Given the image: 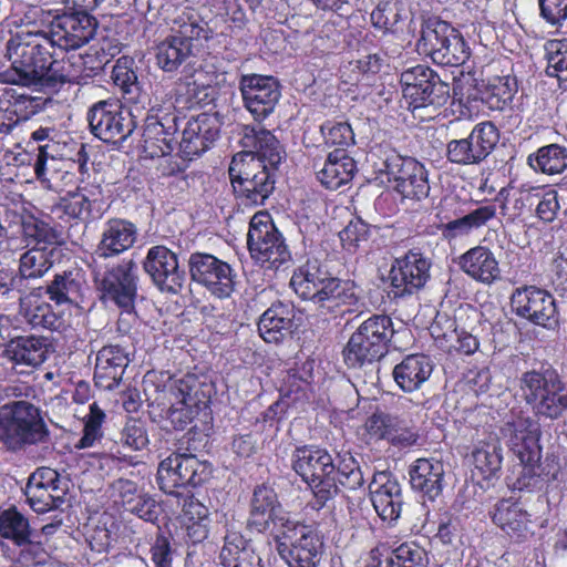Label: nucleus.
<instances>
[{
	"label": "nucleus",
	"instance_id": "60",
	"mask_svg": "<svg viewBox=\"0 0 567 567\" xmlns=\"http://www.w3.org/2000/svg\"><path fill=\"white\" fill-rule=\"evenodd\" d=\"M105 420V413L100 409L96 402L90 404V413L85 417L84 434L76 443V449H86L102 436L101 426Z\"/></svg>",
	"mask_w": 567,
	"mask_h": 567
},
{
	"label": "nucleus",
	"instance_id": "42",
	"mask_svg": "<svg viewBox=\"0 0 567 567\" xmlns=\"http://www.w3.org/2000/svg\"><path fill=\"white\" fill-rule=\"evenodd\" d=\"M427 76L432 79V81L429 82L430 87H422L416 96L406 100L409 109H411L412 112L427 106L440 107L446 104L450 99L449 84L443 81L435 71L429 72Z\"/></svg>",
	"mask_w": 567,
	"mask_h": 567
},
{
	"label": "nucleus",
	"instance_id": "36",
	"mask_svg": "<svg viewBox=\"0 0 567 567\" xmlns=\"http://www.w3.org/2000/svg\"><path fill=\"white\" fill-rule=\"evenodd\" d=\"M50 353V346L42 337L27 336L12 339L4 348L6 358L16 364L39 367Z\"/></svg>",
	"mask_w": 567,
	"mask_h": 567
},
{
	"label": "nucleus",
	"instance_id": "23",
	"mask_svg": "<svg viewBox=\"0 0 567 567\" xmlns=\"http://www.w3.org/2000/svg\"><path fill=\"white\" fill-rule=\"evenodd\" d=\"M95 20L84 12L55 16L50 35V49L76 50L86 44L95 33Z\"/></svg>",
	"mask_w": 567,
	"mask_h": 567
},
{
	"label": "nucleus",
	"instance_id": "58",
	"mask_svg": "<svg viewBox=\"0 0 567 567\" xmlns=\"http://www.w3.org/2000/svg\"><path fill=\"white\" fill-rule=\"evenodd\" d=\"M431 68L417 64L415 66L409 68L401 73V84L403 89V97L409 100L412 96H416L419 91L429 85V82L432 81L430 76H427L429 72H433Z\"/></svg>",
	"mask_w": 567,
	"mask_h": 567
},
{
	"label": "nucleus",
	"instance_id": "43",
	"mask_svg": "<svg viewBox=\"0 0 567 567\" xmlns=\"http://www.w3.org/2000/svg\"><path fill=\"white\" fill-rule=\"evenodd\" d=\"M112 79L122 91L123 99L127 103L142 104L147 100V94L142 92L141 83L134 70L126 65V62L118 60L113 68Z\"/></svg>",
	"mask_w": 567,
	"mask_h": 567
},
{
	"label": "nucleus",
	"instance_id": "3",
	"mask_svg": "<svg viewBox=\"0 0 567 567\" xmlns=\"http://www.w3.org/2000/svg\"><path fill=\"white\" fill-rule=\"evenodd\" d=\"M290 286L302 299L311 300L329 312L343 305H353L358 299L354 282L331 277L310 261L293 272Z\"/></svg>",
	"mask_w": 567,
	"mask_h": 567
},
{
	"label": "nucleus",
	"instance_id": "8",
	"mask_svg": "<svg viewBox=\"0 0 567 567\" xmlns=\"http://www.w3.org/2000/svg\"><path fill=\"white\" fill-rule=\"evenodd\" d=\"M292 467L312 488L320 507L338 494L336 465L326 450L307 446L297 449L292 456Z\"/></svg>",
	"mask_w": 567,
	"mask_h": 567
},
{
	"label": "nucleus",
	"instance_id": "62",
	"mask_svg": "<svg viewBox=\"0 0 567 567\" xmlns=\"http://www.w3.org/2000/svg\"><path fill=\"white\" fill-rule=\"evenodd\" d=\"M368 235V225L361 219L351 220L339 233L342 247L350 252L354 251L360 246V243L367 241Z\"/></svg>",
	"mask_w": 567,
	"mask_h": 567
},
{
	"label": "nucleus",
	"instance_id": "61",
	"mask_svg": "<svg viewBox=\"0 0 567 567\" xmlns=\"http://www.w3.org/2000/svg\"><path fill=\"white\" fill-rule=\"evenodd\" d=\"M321 133L326 144L347 147L354 143V133L347 122L328 121L321 125Z\"/></svg>",
	"mask_w": 567,
	"mask_h": 567
},
{
	"label": "nucleus",
	"instance_id": "46",
	"mask_svg": "<svg viewBox=\"0 0 567 567\" xmlns=\"http://www.w3.org/2000/svg\"><path fill=\"white\" fill-rule=\"evenodd\" d=\"M446 34H452V27L439 19H429L422 27L421 37L417 40V51L427 55L434 62L435 54L442 40H446Z\"/></svg>",
	"mask_w": 567,
	"mask_h": 567
},
{
	"label": "nucleus",
	"instance_id": "5",
	"mask_svg": "<svg viewBox=\"0 0 567 567\" xmlns=\"http://www.w3.org/2000/svg\"><path fill=\"white\" fill-rule=\"evenodd\" d=\"M212 30L196 13H183L174 20L172 34L155 47L157 66L164 72H175L193 55L194 40H208Z\"/></svg>",
	"mask_w": 567,
	"mask_h": 567
},
{
	"label": "nucleus",
	"instance_id": "34",
	"mask_svg": "<svg viewBox=\"0 0 567 567\" xmlns=\"http://www.w3.org/2000/svg\"><path fill=\"white\" fill-rule=\"evenodd\" d=\"M433 372L432 360L425 354L406 355L393 369V379L404 392L419 390Z\"/></svg>",
	"mask_w": 567,
	"mask_h": 567
},
{
	"label": "nucleus",
	"instance_id": "18",
	"mask_svg": "<svg viewBox=\"0 0 567 567\" xmlns=\"http://www.w3.org/2000/svg\"><path fill=\"white\" fill-rule=\"evenodd\" d=\"M87 121L91 132L105 143L125 141L135 127L132 114L110 101L95 103L87 113Z\"/></svg>",
	"mask_w": 567,
	"mask_h": 567
},
{
	"label": "nucleus",
	"instance_id": "2",
	"mask_svg": "<svg viewBox=\"0 0 567 567\" xmlns=\"http://www.w3.org/2000/svg\"><path fill=\"white\" fill-rule=\"evenodd\" d=\"M239 142L244 150L234 155L228 169L234 192L245 205H264L275 189L285 151L277 137L260 125L243 126Z\"/></svg>",
	"mask_w": 567,
	"mask_h": 567
},
{
	"label": "nucleus",
	"instance_id": "24",
	"mask_svg": "<svg viewBox=\"0 0 567 567\" xmlns=\"http://www.w3.org/2000/svg\"><path fill=\"white\" fill-rule=\"evenodd\" d=\"M293 522L282 509L274 488L266 485H259L255 488L248 518L250 528L265 532L272 527L280 534L282 528H287L288 523Z\"/></svg>",
	"mask_w": 567,
	"mask_h": 567
},
{
	"label": "nucleus",
	"instance_id": "56",
	"mask_svg": "<svg viewBox=\"0 0 567 567\" xmlns=\"http://www.w3.org/2000/svg\"><path fill=\"white\" fill-rule=\"evenodd\" d=\"M408 19V12L401 1L379 4L371 12V22L375 28L391 30L396 23Z\"/></svg>",
	"mask_w": 567,
	"mask_h": 567
},
{
	"label": "nucleus",
	"instance_id": "17",
	"mask_svg": "<svg viewBox=\"0 0 567 567\" xmlns=\"http://www.w3.org/2000/svg\"><path fill=\"white\" fill-rule=\"evenodd\" d=\"M503 441L518 457L522 464L534 466L540 460V430L529 416L512 414L501 427Z\"/></svg>",
	"mask_w": 567,
	"mask_h": 567
},
{
	"label": "nucleus",
	"instance_id": "19",
	"mask_svg": "<svg viewBox=\"0 0 567 567\" xmlns=\"http://www.w3.org/2000/svg\"><path fill=\"white\" fill-rule=\"evenodd\" d=\"M389 181L404 198L421 200L430 193L427 171L423 164L412 157L393 155L384 162Z\"/></svg>",
	"mask_w": 567,
	"mask_h": 567
},
{
	"label": "nucleus",
	"instance_id": "22",
	"mask_svg": "<svg viewBox=\"0 0 567 567\" xmlns=\"http://www.w3.org/2000/svg\"><path fill=\"white\" fill-rule=\"evenodd\" d=\"M143 268L163 292L177 293L184 285L185 271L179 268L177 255L165 246L151 247Z\"/></svg>",
	"mask_w": 567,
	"mask_h": 567
},
{
	"label": "nucleus",
	"instance_id": "13",
	"mask_svg": "<svg viewBox=\"0 0 567 567\" xmlns=\"http://www.w3.org/2000/svg\"><path fill=\"white\" fill-rule=\"evenodd\" d=\"M212 474V466L193 454L173 453L164 458L157 468V484L166 494L177 488L197 486L205 483Z\"/></svg>",
	"mask_w": 567,
	"mask_h": 567
},
{
	"label": "nucleus",
	"instance_id": "40",
	"mask_svg": "<svg viewBox=\"0 0 567 567\" xmlns=\"http://www.w3.org/2000/svg\"><path fill=\"white\" fill-rule=\"evenodd\" d=\"M432 334L450 342V348L462 354H473L478 350L476 337L462 330L457 331L455 321L446 316H437L432 324Z\"/></svg>",
	"mask_w": 567,
	"mask_h": 567
},
{
	"label": "nucleus",
	"instance_id": "4",
	"mask_svg": "<svg viewBox=\"0 0 567 567\" xmlns=\"http://www.w3.org/2000/svg\"><path fill=\"white\" fill-rule=\"evenodd\" d=\"M212 385L195 374H185L169 381L163 391L159 416L169 422L173 429L184 430L203 409H206Z\"/></svg>",
	"mask_w": 567,
	"mask_h": 567
},
{
	"label": "nucleus",
	"instance_id": "21",
	"mask_svg": "<svg viewBox=\"0 0 567 567\" xmlns=\"http://www.w3.org/2000/svg\"><path fill=\"white\" fill-rule=\"evenodd\" d=\"M239 89L246 109L256 121H262L271 114L281 96L278 81L267 75H243Z\"/></svg>",
	"mask_w": 567,
	"mask_h": 567
},
{
	"label": "nucleus",
	"instance_id": "14",
	"mask_svg": "<svg viewBox=\"0 0 567 567\" xmlns=\"http://www.w3.org/2000/svg\"><path fill=\"white\" fill-rule=\"evenodd\" d=\"M188 267L192 279L216 298H228L235 291L237 274L228 262L214 255L193 252Z\"/></svg>",
	"mask_w": 567,
	"mask_h": 567
},
{
	"label": "nucleus",
	"instance_id": "37",
	"mask_svg": "<svg viewBox=\"0 0 567 567\" xmlns=\"http://www.w3.org/2000/svg\"><path fill=\"white\" fill-rule=\"evenodd\" d=\"M293 308L290 305L277 302L268 308L260 317L258 331L268 343H279L291 332Z\"/></svg>",
	"mask_w": 567,
	"mask_h": 567
},
{
	"label": "nucleus",
	"instance_id": "16",
	"mask_svg": "<svg viewBox=\"0 0 567 567\" xmlns=\"http://www.w3.org/2000/svg\"><path fill=\"white\" fill-rule=\"evenodd\" d=\"M499 140L497 127L491 122L476 124L468 136L452 138L446 145L447 159L457 165H478L487 158Z\"/></svg>",
	"mask_w": 567,
	"mask_h": 567
},
{
	"label": "nucleus",
	"instance_id": "44",
	"mask_svg": "<svg viewBox=\"0 0 567 567\" xmlns=\"http://www.w3.org/2000/svg\"><path fill=\"white\" fill-rule=\"evenodd\" d=\"M528 161L534 169L550 175L559 174L567 168V150L558 144H549L529 155Z\"/></svg>",
	"mask_w": 567,
	"mask_h": 567
},
{
	"label": "nucleus",
	"instance_id": "39",
	"mask_svg": "<svg viewBox=\"0 0 567 567\" xmlns=\"http://www.w3.org/2000/svg\"><path fill=\"white\" fill-rule=\"evenodd\" d=\"M473 464L483 478L495 476L502 468L503 454L499 439L489 434L485 440L478 441L473 452Z\"/></svg>",
	"mask_w": 567,
	"mask_h": 567
},
{
	"label": "nucleus",
	"instance_id": "6",
	"mask_svg": "<svg viewBox=\"0 0 567 567\" xmlns=\"http://www.w3.org/2000/svg\"><path fill=\"white\" fill-rule=\"evenodd\" d=\"M519 391L538 417L554 420L567 410V385L553 370L524 372Z\"/></svg>",
	"mask_w": 567,
	"mask_h": 567
},
{
	"label": "nucleus",
	"instance_id": "49",
	"mask_svg": "<svg viewBox=\"0 0 567 567\" xmlns=\"http://www.w3.org/2000/svg\"><path fill=\"white\" fill-rule=\"evenodd\" d=\"M515 92L516 83L513 79L508 76L498 78L485 90L482 101L489 110L503 111L512 103Z\"/></svg>",
	"mask_w": 567,
	"mask_h": 567
},
{
	"label": "nucleus",
	"instance_id": "54",
	"mask_svg": "<svg viewBox=\"0 0 567 567\" xmlns=\"http://www.w3.org/2000/svg\"><path fill=\"white\" fill-rule=\"evenodd\" d=\"M0 535L16 543L30 537L29 522L16 508L0 514Z\"/></svg>",
	"mask_w": 567,
	"mask_h": 567
},
{
	"label": "nucleus",
	"instance_id": "27",
	"mask_svg": "<svg viewBox=\"0 0 567 567\" xmlns=\"http://www.w3.org/2000/svg\"><path fill=\"white\" fill-rule=\"evenodd\" d=\"M102 188L100 185H85L75 192H69L53 208L59 216L71 219L89 220L102 214Z\"/></svg>",
	"mask_w": 567,
	"mask_h": 567
},
{
	"label": "nucleus",
	"instance_id": "28",
	"mask_svg": "<svg viewBox=\"0 0 567 567\" xmlns=\"http://www.w3.org/2000/svg\"><path fill=\"white\" fill-rule=\"evenodd\" d=\"M128 362V354L122 347L113 344L103 347L96 354L95 384L105 390L117 388Z\"/></svg>",
	"mask_w": 567,
	"mask_h": 567
},
{
	"label": "nucleus",
	"instance_id": "15",
	"mask_svg": "<svg viewBox=\"0 0 567 567\" xmlns=\"http://www.w3.org/2000/svg\"><path fill=\"white\" fill-rule=\"evenodd\" d=\"M162 91L156 87L152 112H156L155 121L148 122L144 130V147L152 157L169 155L174 150V135L178 130L177 116L171 113L174 110L172 99L163 100Z\"/></svg>",
	"mask_w": 567,
	"mask_h": 567
},
{
	"label": "nucleus",
	"instance_id": "48",
	"mask_svg": "<svg viewBox=\"0 0 567 567\" xmlns=\"http://www.w3.org/2000/svg\"><path fill=\"white\" fill-rule=\"evenodd\" d=\"M343 27L344 20L341 16L332 14L327 20L316 21L312 28L315 33L313 47L321 52L334 49L339 43Z\"/></svg>",
	"mask_w": 567,
	"mask_h": 567
},
{
	"label": "nucleus",
	"instance_id": "51",
	"mask_svg": "<svg viewBox=\"0 0 567 567\" xmlns=\"http://www.w3.org/2000/svg\"><path fill=\"white\" fill-rule=\"evenodd\" d=\"M81 285L74 279L71 272L56 275L45 287V292L56 305L71 303L80 295Z\"/></svg>",
	"mask_w": 567,
	"mask_h": 567
},
{
	"label": "nucleus",
	"instance_id": "52",
	"mask_svg": "<svg viewBox=\"0 0 567 567\" xmlns=\"http://www.w3.org/2000/svg\"><path fill=\"white\" fill-rule=\"evenodd\" d=\"M65 493L66 492H60V494H56L52 492L51 488H43V486L37 485L32 486L30 484H27L24 489L28 504L39 514L60 507L64 502Z\"/></svg>",
	"mask_w": 567,
	"mask_h": 567
},
{
	"label": "nucleus",
	"instance_id": "25",
	"mask_svg": "<svg viewBox=\"0 0 567 567\" xmlns=\"http://www.w3.org/2000/svg\"><path fill=\"white\" fill-rule=\"evenodd\" d=\"M430 260L417 251H409L405 256L395 259L390 271L394 296L411 295L423 288L430 278Z\"/></svg>",
	"mask_w": 567,
	"mask_h": 567
},
{
	"label": "nucleus",
	"instance_id": "20",
	"mask_svg": "<svg viewBox=\"0 0 567 567\" xmlns=\"http://www.w3.org/2000/svg\"><path fill=\"white\" fill-rule=\"evenodd\" d=\"M512 310L530 322L549 327L557 322L554 297L535 286H524L514 290L511 297Z\"/></svg>",
	"mask_w": 567,
	"mask_h": 567
},
{
	"label": "nucleus",
	"instance_id": "45",
	"mask_svg": "<svg viewBox=\"0 0 567 567\" xmlns=\"http://www.w3.org/2000/svg\"><path fill=\"white\" fill-rule=\"evenodd\" d=\"M52 256V250L28 248L19 258L20 279L42 278L53 265Z\"/></svg>",
	"mask_w": 567,
	"mask_h": 567
},
{
	"label": "nucleus",
	"instance_id": "53",
	"mask_svg": "<svg viewBox=\"0 0 567 567\" xmlns=\"http://www.w3.org/2000/svg\"><path fill=\"white\" fill-rule=\"evenodd\" d=\"M11 97V107L16 125L22 121L29 120L31 116L39 113L43 105L44 100L40 96H31L22 92H18L16 89H7Z\"/></svg>",
	"mask_w": 567,
	"mask_h": 567
},
{
	"label": "nucleus",
	"instance_id": "59",
	"mask_svg": "<svg viewBox=\"0 0 567 567\" xmlns=\"http://www.w3.org/2000/svg\"><path fill=\"white\" fill-rule=\"evenodd\" d=\"M496 215L495 205L480 206L467 215L449 223V228L460 230L461 233H468L473 228L484 226L488 220L493 219Z\"/></svg>",
	"mask_w": 567,
	"mask_h": 567
},
{
	"label": "nucleus",
	"instance_id": "1",
	"mask_svg": "<svg viewBox=\"0 0 567 567\" xmlns=\"http://www.w3.org/2000/svg\"><path fill=\"white\" fill-rule=\"evenodd\" d=\"M54 17L51 10L32 6L16 22L20 30L7 43L11 69L3 74L6 82L55 89L75 78L64 64L53 60L50 51Z\"/></svg>",
	"mask_w": 567,
	"mask_h": 567
},
{
	"label": "nucleus",
	"instance_id": "41",
	"mask_svg": "<svg viewBox=\"0 0 567 567\" xmlns=\"http://www.w3.org/2000/svg\"><path fill=\"white\" fill-rule=\"evenodd\" d=\"M59 237V231L43 220L29 218L22 223V238L29 249L39 248L54 251Z\"/></svg>",
	"mask_w": 567,
	"mask_h": 567
},
{
	"label": "nucleus",
	"instance_id": "35",
	"mask_svg": "<svg viewBox=\"0 0 567 567\" xmlns=\"http://www.w3.org/2000/svg\"><path fill=\"white\" fill-rule=\"evenodd\" d=\"M458 265L467 276L483 284L489 285L501 277L494 254L483 246H476L463 254Z\"/></svg>",
	"mask_w": 567,
	"mask_h": 567
},
{
	"label": "nucleus",
	"instance_id": "47",
	"mask_svg": "<svg viewBox=\"0 0 567 567\" xmlns=\"http://www.w3.org/2000/svg\"><path fill=\"white\" fill-rule=\"evenodd\" d=\"M546 73L567 87V39L549 40L544 45Z\"/></svg>",
	"mask_w": 567,
	"mask_h": 567
},
{
	"label": "nucleus",
	"instance_id": "10",
	"mask_svg": "<svg viewBox=\"0 0 567 567\" xmlns=\"http://www.w3.org/2000/svg\"><path fill=\"white\" fill-rule=\"evenodd\" d=\"M45 435L44 423L31 403L17 401L0 408V441L9 449L40 442Z\"/></svg>",
	"mask_w": 567,
	"mask_h": 567
},
{
	"label": "nucleus",
	"instance_id": "26",
	"mask_svg": "<svg viewBox=\"0 0 567 567\" xmlns=\"http://www.w3.org/2000/svg\"><path fill=\"white\" fill-rule=\"evenodd\" d=\"M369 489L377 514L383 520H396L403 504L401 485L398 480L389 472H378L373 475Z\"/></svg>",
	"mask_w": 567,
	"mask_h": 567
},
{
	"label": "nucleus",
	"instance_id": "38",
	"mask_svg": "<svg viewBox=\"0 0 567 567\" xmlns=\"http://www.w3.org/2000/svg\"><path fill=\"white\" fill-rule=\"evenodd\" d=\"M355 169L354 159L339 148L328 155L317 177L327 188L338 189L353 178Z\"/></svg>",
	"mask_w": 567,
	"mask_h": 567
},
{
	"label": "nucleus",
	"instance_id": "30",
	"mask_svg": "<svg viewBox=\"0 0 567 567\" xmlns=\"http://www.w3.org/2000/svg\"><path fill=\"white\" fill-rule=\"evenodd\" d=\"M444 475L443 463L435 458H417L409 468L411 487L430 501L441 495Z\"/></svg>",
	"mask_w": 567,
	"mask_h": 567
},
{
	"label": "nucleus",
	"instance_id": "11",
	"mask_svg": "<svg viewBox=\"0 0 567 567\" xmlns=\"http://www.w3.org/2000/svg\"><path fill=\"white\" fill-rule=\"evenodd\" d=\"M247 244L251 257L268 269H279L291 260L282 235L266 212H258L251 217Z\"/></svg>",
	"mask_w": 567,
	"mask_h": 567
},
{
	"label": "nucleus",
	"instance_id": "50",
	"mask_svg": "<svg viewBox=\"0 0 567 567\" xmlns=\"http://www.w3.org/2000/svg\"><path fill=\"white\" fill-rule=\"evenodd\" d=\"M429 558L424 548L410 542L392 550L388 567H427Z\"/></svg>",
	"mask_w": 567,
	"mask_h": 567
},
{
	"label": "nucleus",
	"instance_id": "29",
	"mask_svg": "<svg viewBox=\"0 0 567 567\" xmlns=\"http://www.w3.org/2000/svg\"><path fill=\"white\" fill-rule=\"evenodd\" d=\"M492 518L495 525L516 542L533 536L530 515L518 502L502 499L495 505Z\"/></svg>",
	"mask_w": 567,
	"mask_h": 567
},
{
	"label": "nucleus",
	"instance_id": "7",
	"mask_svg": "<svg viewBox=\"0 0 567 567\" xmlns=\"http://www.w3.org/2000/svg\"><path fill=\"white\" fill-rule=\"evenodd\" d=\"M393 336L392 320L385 315H373L364 320L350 337L343 359L349 368L371 364L386 352Z\"/></svg>",
	"mask_w": 567,
	"mask_h": 567
},
{
	"label": "nucleus",
	"instance_id": "9",
	"mask_svg": "<svg viewBox=\"0 0 567 567\" xmlns=\"http://www.w3.org/2000/svg\"><path fill=\"white\" fill-rule=\"evenodd\" d=\"M91 269L95 287L104 299L124 309L133 307L137 293V265L133 259L113 265L94 259Z\"/></svg>",
	"mask_w": 567,
	"mask_h": 567
},
{
	"label": "nucleus",
	"instance_id": "31",
	"mask_svg": "<svg viewBox=\"0 0 567 567\" xmlns=\"http://www.w3.org/2000/svg\"><path fill=\"white\" fill-rule=\"evenodd\" d=\"M137 229L134 224L120 218L109 220L102 231L96 248V259H106L128 250L136 241Z\"/></svg>",
	"mask_w": 567,
	"mask_h": 567
},
{
	"label": "nucleus",
	"instance_id": "57",
	"mask_svg": "<svg viewBox=\"0 0 567 567\" xmlns=\"http://www.w3.org/2000/svg\"><path fill=\"white\" fill-rule=\"evenodd\" d=\"M470 48L465 43L463 37L457 33L453 34L451 43L446 44L445 49L439 48L434 58V63L440 65L457 66L465 63L470 58Z\"/></svg>",
	"mask_w": 567,
	"mask_h": 567
},
{
	"label": "nucleus",
	"instance_id": "64",
	"mask_svg": "<svg viewBox=\"0 0 567 567\" xmlns=\"http://www.w3.org/2000/svg\"><path fill=\"white\" fill-rule=\"evenodd\" d=\"M533 197L538 199L535 209L536 216L544 223L554 221L560 210V203L557 190L550 189L542 195L536 194Z\"/></svg>",
	"mask_w": 567,
	"mask_h": 567
},
{
	"label": "nucleus",
	"instance_id": "12",
	"mask_svg": "<svg viewBox=\"0 0 567 567\" xmlns=\"http://www.w3.org/2000/svg\"><path fill=\"white\" fill-rule=\"evenodd\" d=\"M278 551L289 567H318L323 542L311 526L295 520L282 528Z\"/></svg>",
	"mask_w": 567,
	"mask_h": 567
},
{
	"label": "nucleus",
	"instance_id": "33",
	"mask_svg": "<svg viewBox=\"0 0 567 567\" xmlns=\"http://www.w3.org/2000/svg\"><path fill=\"white\" fill-rule=\"evenodd\" d=\"M218 131L212 125L208 115L202 114L190 118L183 130L179 148L184 157L192 159L209 148L217 138Z\"/></svg>",
	"mask_w": 567,
	"mask_h": 567
},
{
	"label": "nucleus",
	"instance_id": "55",
	"mask_svg": "<svg viewBox=\"0 0 567 567\" xmlns=\"http://www.w3.org/2000/svg\"><path fill=\"white\" fill-rule=\"evenodd\" d=\"M334 477L338 486L341 485L350 491H355L364 484L363 473L355 458L350 454L340 458L336 466Z\"/></svg>",
	"mask_w": 567,
	"mask_h": 567
},
{
	"label": "nucleus",
	"instance_id": "63",
	"mask_svg": "<svg viewBox=\"0 0 567 567\" xmlns=\"http://www.w3.org/2000/svg\"><path fill=\"white\" fill-rule=\"evenodd\" d=\"M121 441L133 451H141L150 443L146 429L138 420H130L125 424L121 434Z\"/></svg>",
	"mask_w": 567,
	"mask_h": 567
},
{
	"label": "nucleus",
	"instance_id": "32",
	"mask_svg": "<svg viewBox=\"0 0 567 567\" xmlns=\"http://www.w3.org/2000/svg\"><path fill=\"white\" fill-rule=\"evenodd\" d=\"M219 561L224 567H264L251 540L246 539L233 526L227 528Z\"/></svg>",
	"mask_w": 567,
	"mask_h": 567
}]
</instances>
